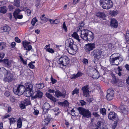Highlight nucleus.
<instances>
[{
    "label": "nucleus",
    "instance_id": "1",
    "mask_svg": "<svg viewBox=\"0 0 129 129\" xmlns=\"http://www.w3.org/2000/svg\"><path fill=\"white\" fill-rule=\"evenodd\" d=\"M118 54L114 53L112 54L110 57V61L112 65H118L123 60V58L118 56Z\"/></svg>",
    "mask_w": 129,
    "mask_h": 129
},
{
    "label": "nucleus",
    "instance_id": "2",
    "mask_svg": "<svg viewBox=\"0 0 129 129\" xmlns=\"http://www.w3.org/2000/svg\"><path fill=\"white\" fill-rule=\"evenodd\" d=\"M25 90V86L21 85H18L15 86L13 88L14 93L18 95L22 94Z\"/></svg>",
    "mask_w": 129,
    "mask_h": 129
},
{
    "label": "nucleus",
    "instance_id": "3",
    "mask_svg": "<svg viewBox=\"0 0 129 129\" xmlns=\"http://www.w3.org/2000/svg\"><path fill=\"white\" fill-rule=\"evenodd\" d=\"M101 6L105 9H109L113 6V3L111 0H100Z\"/></svg>",
    "mask_w": 129,
    "mask_h": 129
},
{
    "label": "nucleus",
    "instance_id": "4",
    "mask_svg": "<svg viewBox=\"0 0 129 129\" xmlns=\"http://www.w3.org/2000/svg\"><path fill=\"white\" fill-rule=\"evenodd\" d=\"M70 62V59L67 56H62L59 59L58 63L61 68L67 66Z\"/></svg>",
    "mask_w": 129,
    "mask_h": 129
},
{
    "label": "nucleus",
    "instance_id": "5",
    "mask_svg": "<svg viewBox=\"0 0 129 129\" xmlns=\"http://www.w3.org/2000/svg\"><path fill=\"white\" fill-rule=\"evenodd\" d=\"M0 71L2 72L5 75V77L6 81L10 82L13 79V74L9 71H8L4 68L0 69Z\"/></svg>",
    "mask_w": 129,
    "mask_h": 129
},
{
    "label": "nucleus",
    "instance_id": "6",
    "mask_svg": "<svg viewBox=\"0 0 129 129\" xmlns=\"http://www.w3.org/2000/svg\"><path fill=\"white\" fill-rule=\"evenodd\" d=\"M78 110L80 114L84 117L88 118L91 116L90 112L88 109H85L83 108L79 107L78 108Z\"/></svg>",
    "mask_w": 129,
    "mask_h": 129
},
{
    "label": "nucleus",
    "instance_id": "7",
    "mask_svg": "<svg viewBox=\"0 0 129 129\" xmlns=\"http://www.w3.org/2000/svg\"><path fill=\"white\" fill-rule=\"evenodd\" d=\"M89 74L91 77L95 79H98L99 77L98 72L95 68H93L90 70Z\"/></svg>",
    "mask_w": 129,
    "mask_h": 129
},
{
    "label": "nucleus",
    "instance_id": "8",
    "mask_svg": "<svg viewBox=\"0 0 129 129\" xmlns=\"http://www.w3.org/2000/svg\"><path fill=\"white\" fill-rule=\"evenodd\" d=\"M95 44L94 43H88L85 45L84 48L85 52L89 54L90 51L92 50L95 47Z\"/></svg>",
    "mask_w": 129,
    "mask_h": 129
},
{
    "label": "nucleus",
    "instance_id": "9",
    "mask_svg": "<svg viewBox=\"0 0 129 129\" xmlns=\"http://www.w3.org/2000/svg\"><path fill=\"white\" fill-rule=\"evenodd\" d=\"M89 89L88 85H86L82 87L81 90L83 93V95L86 97H88L89 96Z\"/></svg>",
    "mask_w": 129,
    "mask_h": 129
},
{
    "label": "nucleus",
    "instance_id": "10",
    "mask_svg": "<svg viewBox=\"0 0 129 129\" xmlns=\"http://www.w3.org/2000/svg\"><path fill=\"white\" fill-rule=\"evenodd\" d=\"M69 53L71 54H74L76 53V52L78 50L77 46L76 45H73V46L68 47L66 49Z\"/></svg>",
    "mask_w": 129,
    "mask_h": 129
},
{
    "label": "nucleus",
    "instance_id": "11",
    "mask_svg": "<svg viewBox=\"0 0 129 129\" xmlns=\"http://www.w3.org/2000/svg\"><path fill=\"white\" fill-rule=\"evenodd\" d=\"M101 53V51L98 49L94 50L92 52V54L95 59H99L100 58Z\"/></svg>",
    "mask_w": 129,
    "mask_h": 129
},
{
    "label": "nucleus",
    "instance_id": "12",
    "mask_svg": "<svg viewBox=\"0 0 129 129\" xmlns=\"http://www.w3.org/2000/svg\"><path fill=\"white\" fill-rule=\"evenodd\" d=\"M107 94L106 98L108 100L110 101L113 98L114 94V91L113 90L108 89L107 91Z\"/></svg>",
    "mask_w": 129,
    "mask_h": 129
},
{
    "label": "nucleus",
    "instance_id": "13",
    "mask_svg": "<svg viewBox=\"0 0 129 129\" xmlns=\"http://www.w3.org/2000/svg\"><path fill=\"white\" fill-rule=\"evenodd\" d=\"M94 37V35L93 34L92 32L89 31L84 40L87 41H91L93 40Z\"/></svg>",
    "mask_w": 129,
    "mask_h": 129
},
{
    "label": "nucleus",
    "instance_id": "14",
    "mask_svg": "<svg viewBox=\"0 0 129 129\" xmlns=\"http://www.w3.org/2000/svg\"><path fill=\"white\" fill-rule=\"evenodd\" d=\"M75 45H74L73 40L71 39H68L66 41L65 47L66 49Z\"/></svg>",
    "mask_w": 129,
    "mask_h": 129
},
{
    "label": "nucleus",
    "instance_id": "15",
    "mask_svg": "<svg viewBox=\"0 0 129 129\" xmlns=\"http://www.w3.org/2000/svg\"><path fill=\"white\" fill-rule=\"evenodd\" d=\"M89 31L87 29H84L79 31H80L81 35L80 36L82 39L85 40Z\"/></svg>",
    "mask_w": 129,
    "mask_h": 129
},
{
    "label": "nucleus",
    "instance_id": "16",
    "mask_svg": "<svg viewBox=\"0 0 129 129\" xmlns=\"http://www.w3.org/2000/svg\"><path fill=\"white\" fill-rule=\"evenodd\" d=\"M66 93L65 90H63L62 93L59 90H57L55 92V95L57 97L59 98L61 96L63 98H64Z\"/></svg>",
    "mask_w": 129,
    "mask_h": 129
},
{
    "label": "nucleus",
    "instance_id": "17",
    "mask_svg": "<svg viewBox=\"0 0 129 129\" xmlns=\"http://www.w3.org/2000/svg\"><path fill=\"white\" fill-rule=\"evenodd\" d=\"M120 109L121 111L124 114L127 113L128 110V108L127 106L123 105H120Z\"/></svg>",
    "mask_w": 129,
    "mask_h": 129
},
{
    "label": "nucleus",
    "instance_id": "18",
    "mask_svg": "<svg viewBox=\"0 0 129 129\" xmlns=\"http://www.w3.org/2000/svg\"><path fill=\"white\" fill-rule=\"evenodd\" d=\"M3 63L5 66L8 67H11V61L10 60H9L8 59H5L2 60Z\"/></svg>",
    "mask_w": 129,
    "mask_h": 129
},
{
    "label": "nucleus",
    "instance_id": "19",
    "mask_svg": "<svg viewBox=\"0 0 129 129\" xmlns=\"http://www.w3.org/2000/svg\"><path fill=\"white\" fill-rule=\"evenodd\" d=\"M11 30V28L8 26H6L2 27L0 28V31L2 33L8 32Z\"/></svg>",
    "mask_w": 129,
    "mask_h": 129
},
{
    "label": "nucleus",
    "instance_id": "20",
    "mask_svg": "<svg viewBox=\"0 0 129 129\" xmlns=\"http://www.w3.org/2000/svg\"><path fill=\"white\" fill-rule=\"evenodd\" d=\"M108 118L109 119L111 120H115L116 118L115 113L114 112H110L108 115Z\"/></svg>",
    "mask_w": 129,
    "mask_h": 129
},
{
    "label": "nucleus",
    "instance_id": "21",
    "mask_svg": "<svg viewBox=\"0 0 129 129\" xmlns=\"http://www.w3.org/2000/svg\"><path fill=\"white\" fill-rule=\"evenodd\" d=\"M50 107V105L48 103H46L44 104L43 107V112H44V114L47 112V111L49 109Z\"/></svg>",
    "mask_w": 129,
    "mask_h": 129
},
{
    "label": "nucleus",
    "instance_id": "22",
    "mask_svg": "<svg viewBox=\"0 0 129 129\" xmlns=\"http://www.w3.org/2000/svg\"><path fill=\"white\" fill-rule=\"evenodd\" d=\"M110 25L112 27L115 28H117L118 26V24L117 21L115 19L113 18L112 19L111 21Z\"/></svg>",
    "mask_w": 129,
    "mask_h": 129
},
{
    "label": "nucleus",
    "instance_id": "23",
    "mask_svg": "<svg viewBox=\"0 0 129 129\" xmlns=\"http://www.w3.org/2000/svg\"><path fill=\"white\" fill-rule=\"evenodd\" d=\"M45 94L46 96L50 100L53 101L54 102H56V99L50 93H46Z\"/></svg>",
    "mask_w": 129,
    "mask_h": 129
},
{
    "label": "nucleus",
    "instance_id": "24",
    "mask_svg": "<svg viewBox=\"0 0 129 129\" xmlns=\"http://www.w3.org/2000/svg\"><path fill=\"white\" fill-rule=\"evenodd\" d=\"M32 90H27L25 89L24 93L25 96L27 97H29L32 95Z\"/></svg>",
    "mask_w": 129,
    "mask_h": 129
},
{
    "label": "nucleus",
    "instance_id": "25",
    "mask_svg": "<svg viewBox=\"0 0 129 129\" xmlns=\"http://www.w3.org/2000/svg\"><path fill=\"white\" fill-rule=\"evenodd\" d=\"M25 87L26 89L27 90H32L33 88V85L29 83H25Z\"/></svg>",
    "mask_w": 129,
    "mask_h": 129
},
{
    "label": "nucleus",
    "instance_id": "26",
    "mask_svg": "<svg viewBox=\"0 0 129 129\" xmlns=\"http://www.w3.org/2000/svg\"><path fill=\"white\" fill-rule=\"evenodd\" d=\"M82 74L81 72H78L76 74H74L72 75L71 76V79H75L82 76Z\"/></svg>",
    "mask_w": 129,
    "mask_h": 129
},
{
    "label": "nucleus",
    "instance_id": "27",
    "mask_svg": "<svg viewBox=\"0 0 129 129\" xmlns=\"http://www.w3.org/2000/svg\"><path fill=\"white\" fill-rule=\"evenodd\" d=\"M84 23L83 22H81L78 24V26L77 29V32L78 33L79 31L81 30L82 27H83L84 25Z\"/></svg>",
    "mask_w": 129,
    "mask_h": 129
},
{
    "label": "nucleus",
    "instance_id": "28",
    "mask_svg": "<svg viewBox=\"0 0 129 129\" xmlns=\"http://www.w3.org/2000/svg\"><path fill=\"white\" fill-rule=\"evenodd\" d=\"M43 93L40 91H38L37 92V94L34 96V98H41L43 95Z\"/></svg>",
    "mask_w": 129,
    "mask_h": 129
},
{
    "label": "nucleus",
    "instance_id": "29",
    "mask_svg": "<svg viewBox=\"0 0 129 129\" xmlns=\"http://www.w3.org/2000/svg\"><path fill=\"white\" fill-rule=\"evenodd\" d=\"M58 104L62 106L68 107L69 106V103L66 100L65 101L63 102H59Z\"/></svg>",
    "mask_w": 129,
    "mask_h": 129
},
{
    "label": "nucleus",
    "instance_id": "30",
    "mask_svg": "<svg viewBox=\"0 0 129 129\" xmlns=\"http://www.w3.org/2000/svg\"><path fill=\"white\" fill-rule=\"evenodd\" d=\"M96 16L102 18L103 19L105 18V14L104 13L101 12H98L96 14Z\"/></svg>",
    "mask_w": 129,
    "mask_h": 129
},
{
    "label": "nucleus",
    "instance_id": "31",
    "mask_svg": "<svg viewBox=\"0 0 129 129\" xmlns=\"http://www.w3.org/2000/svg\"><path fill=\"white\" fill-rule=\"evenodd\" d=\"M7 9L5 6L2 7H0V12L1 13L5 14L7 11Z\"/></svg>",
    "mask_w": 129,
    "mask_h": 129
},
{
    "label": "nucleus",
    "instance_id": "32",
    "mask_svg": "<svg viewBox=\"0 0 129 129\" xmlns=\"http://www.w3.org/2000/svg\"><path fill=\"white\" fill-rule=\"evenodd\" d=\"M51 118L50 115H48L47 116V117L44 120L45 124L46 125H47L50 122Z\"/></svg>",
    "mask_w": 129,
    "mask_h": 129
},
{
    "label": "nucleus",
    "instance_id": "33",
    "mask_svg": "<svg viewBox=\"0 0 129 129\" xmlns=\"http://www.w3.org/2000/svg\"><path fill=\"white\" fill-rule=\"evenodd\" d=\"M36 87L37 89H42L44 87V85L43 83L36 84Z\"/></svg>",
    "mask_w": 129,
    "mask_h": 129
},
{
    "label": "nucleus",
    "instance_id": "34",
    "mask_svg": "<svg viewBox=\"0 0 129 129\" xmlns=\"http://www.w3.org/2000/svg\"><path fill=\"white\" fill-rule=\"evenodd\" d=\"M72 36L74 38L78 40L79 42L80 39H79L78 35L76 32H74L72 34Z\"/></svg>",
    "mask_w": 129,
    "mask_h": 129
},
{
    "label": "nucleus",
    "instance_id": "35",
    "mask_svg": "<svg viewBox=\"0 0 129 129\" xmlns=\"http://www.w3.org/2000/svg\"><path fill=\"white\" fill-rule=\"evenodd\" d=\"M20 1L19 0H14V6L18 7L20 6Z\"/></svg>",
    "mask_w": 129,
    "mask_h": 129
},
{
    "label": "nucleus",
    "instance_id": "36",
    "mask_svg": "<svg viewBox=\"0 0 129 129\" xmlns=\"http://www.w3.org/2000/svg\"><path fill=\"white\" fill-rule=\"evenodd\" d=\"M30 44V42H27L26 41H22V44L24 48H26L28 46V45Z\"/></svg>",
    "mask_w": 129,
    "mask_h": 129
},
{
    "label": "nucleus",
    "instance_id": "37",
    "mask_svg": "<svg viewBox=\"0 0 129 129\" xmlns=\"http://www.w3.org/2000/svg\"><path fill=\"white\" fill-rule=\"evenodd\" d=\"M6 47V44L4 43H0V50H3Z\"/></svg>",
    "mask_w": 129,
    "mask_h": 129
},
{
    "label": "nucleus",
    "instance_id": "38",
    "mask_svg": "<svg viewBox=\"0 0 129 129\" xmlns=\"http://www.w3.org/2000/svg\"><path fill=\"white\" fill-rule=\"evenodd\" d=\"M22 124V122L21 119H19L17 122V127L19 128L21 127Z\"/></svg>",
    "mask_w": 129,
    "mask_h": 129
},
{
    "label": "nucleus",
    "instance_id": "39",
    "mask_svg": "<svg viewBox=\"0 0 129 129\" xmlns=\"http://www.w3.org/2000/svg\"><path fill=\"white\" fill-rule=\"evenodd\" d=\"M23 103L26 105L27 106L30 104V102L29 99H26L24 100Z\"/></svg>",
    "mask_w": 129,
    "mask_h": 129
},
{
    "label": "nucleus",
    "instance_id": "40",
    "mask_svg": "<svg viewBox=\"0 0 129 129\" xmlns=\"http://www.w3.org/2000/svg\"><path fill=\"white\" fill-rule=\"evenodd\" d=\"M106 110L105 108H103L100 110V113L103 115H106Z\"/></svg>",
    "mask_w": 129,
    "mask_h": 129
},
{
    "label": "nucleus",
    "instance_id": "41",
    "mask_svg": "<svg viewBox=\"0 0 129 129\" xmlns=\"http://www.w3.org/2000/svg\"><path fill=\"white\" fill-rule=\"evenodd\" d=\"M9 119L10 121V124H11L14 123L16 121V119L13 118H9Z\"/></svg>",
    "mask_w": 129,
    "mask_h": 129
},
{
    "label": "nucleus",
    "instance_id": "42",
    "mask_svg": "<svg viewBox=\"0 0 129 129\" xmlns=\"http://www.w3.org/2000/svg\"><path fill=\"white\" fill-rule=\"evenodd\" d=\"M21 11V10L19 9H17L14 12V17H15Z\"/></svg>",
    "mask_w": 129,
    "mask_h": 129
},
{
    "label": "nucleus",
    "instance_id": "43",
    "mask_svg": "<svg viewBox=\"0 0 129 129\" xmlns=\"http://www.w3.org/2000/svg\"><path fill=\"white\" fill-rule=\"evenodd\" d=\"M79 92V90L77 88L75 89L72 91V94L74 95L75 94H78Z\"/></svg>",
    "mask_w": 129,
    "mask_h": 129
},
{
    "label": "nucleus",
    "instance_id": "44",
    "mask_svg": "<svg viewBox=\"0 0 129 129\" xmlns=\"http://www.w3.org/2000/svg\"><path fill=\"white\" fill-rule=\"evenodd\" d=\"M38 21L37 20L36 18H33L31 22V24L33 26H34L35 23Z\"/></svg>",
    "mask_w": 129,
    "mask_h": 129
},
{
    "label": "nucleus",
    "instance_id": "45",
    "mask_svg": "<svg viewBox=\"0 0 129 129\" xmlns=\"http://www.w3.org/2000/svg\"><path fill=\"white\" fill-rule=\"evenodd\" d=\"M46 51L52 53H53L54 52L53 50L52 49L50 48H47L46 49Z\"/></svg>",
    "mask_w": 129,
    "mask_h": 129
},
{
    "label": "nucleus",
    "instance_id": "46",
    "mask_svg": "<svg viewBox=\"0 0 129 129\" xmlns=\"http://www.w3.org/2000/svg\"><path fill=\"white\" fill-rule=\"evenodd\" d=\"M117 69L118 70L117 72V74L119 76H120L121 75V74L120 72V71H122V69L120 68V67H118L117 68Z\"/></svg>",
    "mask_w": 129,
    "mask_h": 129
},
{
    "label": "nucleus",
    "instance_id": "47",
    "mask_svg": "<svg viewBox=\"0 0 129 129\" xmlns=\"http://www.w3.org/2000/svg\"><path fill=\"white\" fill-rule=\"evenodd\" d=\"M62 28L66 32L67 31V28L65 24V22H63V24L62 26Z\"/></svg>",
    "mask_w": 129,
    "mask_h": 129
},
{
    "label": "nucleus",
    "instance_id": "48",
    "mask_svg": "<svg viewBox=\"0 0 129 129\" xmlns=\"http://www.w3.org/2000/svg\"><path fill=\"white\" fill-rule=\"evenodd\" d=\"M51 79L52 82V84H54L57 81L56 80L53 78L52 76H51Z\"/></svg>",
    "mask_w": 129,
    "mask_h": 129
},
{
    "label": "nucleus",
    "instance_id": "49",
    "mask_svg": "<svg viewBox=\"0 0 129 129\" xmlns=\"http://www.w3.org/2000/svg\"><path fill=\"white\" fill-rule=\"evenodd\" d=\"M45 15L44 14L42 16L40 17V19L41 20H44V21H47L48 20H47V19L45 17H44Z\"/></svg>",
    "mask_w": 129,
    "mask_h": 129
},
{
    "label": "nucleus",
    "instance_id": "50",
    "mask_svg": "<svg viewBox=\"0 0 129 129\" xmlns=\"http://www.w3.org/2000/svg\"><path fill=\"white\" fill-rule=\"evenodd\" d=\"M80 102L81 104V106H82L85 105L86 104V103L84 100L80 101Z\"/></svg>",
    "mask_w": 129,
    "mask_h": 129
},
{
    "label": "nucleus",
    "instance_id": "51",
    "mask_svg": "<svg viewBox=\"0 0 129 129\" xmlns=\"http://www.w3.org/2000/svg\"><path fill=\"white\" fill-rule=\"evenodd\" d=\"M117 122L118 121L117 120H116L114 121V123L112 125V128L113 129H115V128L117 125Z\"/></svg>",
    "mask_w": 129,
    "mask_h": 129
},
{
    "label": "nucleus",
    "instance_id": "52",
    "mask_svg": "<svg viewBox=\"0 0 129 129\" xmlns=\"http://www.w3.org/2000/svg\"><path fill=\"white\" fill-rule=\"evenodd\" d=\"M26 105L23 103H21L20 104L19 106L22 109H24L25 108Z\"/></svg>",
    "mask_w": 129,
    "mask_h": 129
},
{
    "label": "nucleus",
    "instance_id": "53",
    "mask_svg": "<svg viewBox=\"0 0 129 129\" xmlns=\"http://www.w3.org/2000/svg\"><path fill=\"white\" fill-rule=\"evenodd\" d=\"M92 114L94 116L96 117H98L100 116V115L98 114V112H93Z\"/></svg>",
    "mask_w": 129,
    "mask_h": 129
},
{
    "label": "nucleus",
    "instance_id": "54",
    "mask_svg": "<svg viewBox=\"0 0 129 129\" xmlns=\"http://www.w3.org/2000/svg\"><path fill=\"white\" fill-rule=\"evenodd\" d=\"M110 14L112 15L115 16L117 14V12L116 11H113L111 12Z\"/></svg>",
    "mask_w": 129,
    "mask_h": 129
},
{
    "label": "nucleus",
    "instance_id": "55",
    "mask_svg": "<svg viewBox=\"0 0 129 129\" xmlns=\"http://www.w3.org/2000/svg\"><path fill=\"white\" fill-rule=\"evenodd\" d=\"M27 51H30L31 50L32 48V47L31 45H29L26 47V48H25Z\"/></svg>",
    "mask_w": 129,
    "mask_h": 129
},
{
    "label": "nucleus",
    "instance_id": "56",
    "mask_svg": "<svg viewBox=\"0 0 129 129\" xmlns=\"http://www.w3.org/2000/svg\"><path fill=\"white\" fill-rule=\"evenodd\" d=\"M48 91L50 93H54V92L55 93V92L54 90L53 89H51L49 88H48Z\"/></svg>",
    "mask_w": 129,
    "mask_h": 129
},
{
    "label": "nucleus",
    "instance_id": "57",
    "mask_svg": "<svg viewBox=\"0 0 129 129\" xmlns=\"http://www.w3.org/2000/svg\"><path fill=\"white\" fill-rule=\"evenodd\" d=\"M28 66L30 68L32 69H33L35 68V66L31 63H29L28 64Z\"/></svg>",
    "mask_w": 129,
    "mask_h": 129
},
{
    "label": "nucleus",
    "instance_id": "58",
    "mask_svg": "<svg viewBox=\"0 0 129 129\" xmlns=\"http://www.w3.org/2000/svg\"><path fill=\"white\" fill-rule=\"evenodd\" d=\"M5 54L3 53H0V60H1L4 57Z\"/></svg>",
    "mask_w": 129,
    "mask_h": 129
},
{
    "label": "nucleus",
    "instance_id": "59",
    "mask_svg": "<svg viewBox=\"0 0 129 129\" xmlns=\"http://www.w3.org/2000/svg\"><path fill=\"white\" fill-rule=\"evenodd\" d=\"M26 12L27 13L28 16H30L31 14V12L29 9H27L26 10Z\"/></svg>",
    "mask_w": 129,
    "mask_h": 129
},
{
    "label": "nucleus",
    "instance_id": "60",
    "mask_svg": "<svg viewBox=\"0 0 129 129\" xmlns=\"http://www.w3.org/2000/svg\"><path fill=\"white\" fill-rule=\"evenodd\" d=\"M4 94L6 96H8L10 95V93L9 91H7L5 92Z\"/></svg>",
    "mask_w": 129,
    "mask_h": 129
},
{
    "label": "nucleus",
    "instance_id": "61",
    "mask_svg": "<svg viewBox=\"0 0 129 129\" xmlns=\"http://www.w3.org/2000/svg\"><path fill=\"white\" fill-rule=\"evenodd\" d=\"M15 40L16 42L18 43H20V40L17 37L15 38Z\"/></svg>",
    "mask_w": 129,
    "mask_h": 129
},
{
    "label": "nucleus",
    "instance_id": "62",
    "mask_svg": "<svg viewBox=\"0 0 129 129\" xmlns=\"http://www.w3.org/2000/svg\"><path fill=\"white\" fill-rule=\"evenodd\" d=\"M83 63L85 64H86L88 63V60L87 59H84L83 60Z\"/></svg>",
    "mask_w": 129,
    "mask_h": 129
},
{
    "label": "nucleus",
    "instance_id": "63",
    "mask_svg": "<svg viewBox=\"0 0 129 129\" xmlns=\"http://www.w3.org/2000/svg\"><path fill=\"white\" fill-rule=\"evenodd\" d=\"M16 17H17L19 19H21L23 17V15H17L16 16Z\"/></svg>",
    "mask_w": 129,
    "mask_h": 129
},
{
    "label": "nucleus",
    "instance_id": "64",
    "mask_svg": "<svg viewBox=\"0 0 129 129\" xmlns=\"http://www.w3.org/2000/svg\"><path fill=\"white\" fill-rule=\"evenodd\" d=\"M125 38H129V31H127L126 34Z\"/></svg>",
    "mask_w": 129,
    "mask_h": 129
}]
</instances>
